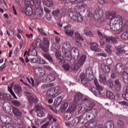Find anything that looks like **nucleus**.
Returning a JSON list of instances; mask_svg holds the SVG:
<instances>
[{"label":"nucleus","instance_id":"nucleus-1","mask_svg":"<svg viewBox=\"0 0 128 128\" xmlns=\"http://www.w3.org/2000/svg\"><path fill=\"white\" fill-rule=\"evenodd\" d=\"M90 72H92V70L90 69L87 68L86 70V74L82 73L80 74L81 82L82 84L86 88L88 86V84H90L88 82H90V80H92V79L88 77L90 74Z\"/></svg>","mask_w":128,"mask_h":128},{"label":"nucleus","instance_id":"nucleus-2","mask_svg":"<svg viewBox=\"0 0 128 128\" xmlns=\"http://www.w3.org/2000/svg\"><path fill=\"white\" fill-rule=\"evenodd\" d=\"M83 4L79 5L78 4H76L74 9L70 12H69V16L73 20H76L78 18V15L80 12H82Z\"/></svg>","mask_w":128,"mask_h":128},{"label":"nucleus","instance_id":"nucleus-3","mask_svg":"<svg viewBox=\"0 0 128 128\" xmlns=\"http://www.w3.org/2000/svg\"><path fill=\"white\" fill-rule=\"evenodd\" d=\"M116 14V12H108V14L106 15L107 18H110V26L113 32H116V30H118L119 28L116 26V24H114V20H116L114 16Z\"/></svg>","mask_w":128,"mask_h":128},{"label":"nucleus","instance_id":"nucleus-4","mask_svg":"<svg viewBox=\"0 0 128 128\" xmlns=\"http://www.w3.org/2000/svg\"><path fill=\"white\" fill-rule=\"evenodd\" d=\"M86 56L82 55L78 62H74L71 66L70 68L72 70H78L82 66L84 65V62H86Z\"/></svg>","mask_w":128,"mask_h":128},{"label":"nucleus","instance_id":"nucleus-5","mask_svg":"<svg viewBox=\"0 0 128 128\" xmlns=\"http://www.w3.org/2000/svg\"><path fill=\"white\" fill-rule=\"evenodd\" d=\"M94 84L95 86H96V88H92L91 90L92 92L96 96H102L100 92L104 90V88L100 84L98 81V79L96 78H94Z\"/></svg>","mask_w":128,"mask_h":128},{"label":"nucleus","instance_id":"nucleus-6","mask_svg":"<svg viewBox=\"0 0 128 128\" xmlns=\"http://www.w3.org/2000/svg\"><path fill=\"white\" fill-rule=\"evenodd\" d=\"M86 114H87L86 118L87 120H94L96 118V116H98V110L96 108H93L92 110H87L86 111Z\"/></svg>","mask_w":128,"mask_h":128},{"label":"nucleus","instance_id":"nucleus-7","mask_svg":"<svg viewBox=\"0 0 128 128\" xmlns=\"http://www.w3.org/2000/svg\"><path fill=\"white\" fill-rule=\"evenodd\" d=\"M40 0H24V4L25 6H40Z\"/></svg>","mask_w":128,"mask_h":128},{"label":"nucleus","instance_id":"nucleus-8","mask_svg":"<svg viewBox=\"0 0 128 128\" xmlns=\"http://www.w3.org/2000/svg\"><path fill=\"white\" fill-rule=\"evenodd\" d=\"M36 112L39 118H42L46 116V109L42 106H37L36 107Z\"/></svg>","mask_w":128,"mask_h":128},{"label":"nucleus","instance_id":"nucleus-9","mask_svg":"<svg viewBox=\"0 0 128 128\" xmlns=\"http://www.w3.org/2000/svg\"><path fill=\"white\" fill-rule=\"evenodd\" d=\"M70 50H72V46L70 42H66L63 44L62 46V52L64 54H66L68 52H70Z\"/></svg>","mask_w":128,"mask_h":128},{"label":"nucleus","instance_id":"nucleus-10","mask_svg":"<svg viewBox=\"0 0 128 128\" xmlns=\"http://www.w3.org/2000/svg\"><path fill=\"white\" fill-rule=\"evenodd\" d=\"M70 50H72V46L70 42H66L63 44L62 46V52L64 54H66L68 52H70Z\"/></svg>","mask_w":128,"mask_h":128},{"label":"nucleus","instance_id":"nucleus-11","mask_svg":"<svg viewBox=\"0 0 128 128\" xmlns=\"http://www.w3.org/2000/svg\"><path fill=\"white\" fill-rule=\"evenodd\" d=\"M104 16V12L100 8H97L94 12V20H98L100 18V17Z\"/></svg>","mask_w":128,"mask_h":128},{"label":"nucleus","instance_id":"nucleus-12","mask_svg":"<svg viewBox=\"0 0 128 128\" xmlns=\"http://www.w3.org/2000/svg\"><path fill=\"white\" fill-rule=\"evenodd\" d=\"M116 72L119 74H123L124 72H126L124 70V66L122 64V63H118L116 66Z\"/></svg>","mask_w":128,"mask_h":128},{"label":"nucleus","instance_id":"nucleus-13","mask_svg":"<svg viewBox=\"0 0 128 128\" xmlns=\"http://www.w3.org/2000/svg\"><path fill=\"white\" fill-rule=\"evenodd\" d=\"M43 51L45 52H48V46H50V38H43Z\"/></svg>","mask_w":128,"mask_h":128},{"label":"nucleus","instance_id":"nucleus-14","mask_svg":"<svg viewBox=\"0 0 128 128\" xmlns=\"http://www.w3.org/2000/svg\"><path fill=\"white\" fill-rule=\"evenodd\" d=\"M34 73L37 78H42L46 74V71L41 68L38 67L36 68Z\"/></svg>","mask_w":128,"mask_h":128},{"label":"nucleus","instance_id":"nucleus-15","mask_svg":"<svg viewBox=\"0 0 128 128\" xmlns=\"http://www.w3.org/2000/svg\"><path fill=\"white\" fill-rule=\"evenodd\" d=\"M64 30L65 34L68 36H72L74 34V31L72 30V25H67L64 27Z\"/></svg>","mask_w":128,"mask_h":128},{"label":"nucleus","instance_id":"nucleus-16","mask_svg":"<svg viewBox=\"0 0 128 128\" xmlns=\"http://www.w3.org/2000/svg\"><path fill=\"white\" fill-rule=\"evenodd\" d=\"M120 16H118L115 15L114 16V24H116V26H117V28H119L118 30L120 28H122L123 22L122 20H120Z\"/></svg>","mask_w":128,"mask_h":128},{"label":"nucleus","instance_id":"nucleus-17","mask_svg":"<svg viewBox=\"0 0 128 128\" xmlns=\"http://www.w3.org/2000/svg\"><path fill=\"white\" fill-rule=\"evenodd\" d=\"M106 42H110V44H116L118 42L116 38L113 36H104V40Z\"/></svg>","mask_w":128,"mask_h":128},{"label":"nucleus","instance_id":"nucleus-18","mask_svg":"<svg viewBox=\"0 0 128 128\" xmlns=\"http://www.w3.org/2000/svg\"><path fill=\"white\" fill-rule=\"evenodd\" d=\"M46 98H54L57 95H56L54 93V88H50L46 91Z\"/></svg>","mask_w":128,"mask_h":128},{"label":"nucleus","instance_id":"nucleus-19","mask_svg":"<svg viewBox=\"0 0 128 128\" xmlns=\"http://www.w3.org/2000/svg\"><path fill=\"white\" fill-rule=\"evenodd\" d=\"M28 52L27 50H26L24 54V58H25L24 60V58H22V57L19 58V60L21 62H22V64H24V66H26V64L30 62V60H28Z\"/></svg>","mask_w":128,"mask_h":128},{"label":"nucleus","instance_id":"nucleus-20","mask_svg":"<svg viewBox=\"0 0 128 128\" xmlns=\"http://www.w3.org/2000/svg\"><path fill=\"white\" fill-rule=\"evenodd\" d=\"M114 128V123H112V122H106L104 126L100 124L96 127V128Z\"/></svg>","mask_w":128,"mask_h":128},{"label":"nucleus","instance_id":"nucleus-21","mask_svg":"<svg viewBox=\"0 0 128 128\" xmlns=\"http://www.w3.org/2000/svg\"><path fill=\"white\" fill-rule=\"evenodd\" d=\"M70 50V54L71 56H76V58H80V51H78V50L77 48L72 47Z\"/></svg>","mask_w":128,"mask_h":128},{"label":"nucleus","instance_id":"nucleus-22","mask_svg":"<svg viewBox=\"0 0 128 128\" xmlns=\"http://www.w3.org/2000/svg\"><path fill=\"white\" fill-rule=\"evenodd\" d=\"M32 62L38 64H46V61L40 57L32 59Z\"/></svg>","mask_w":128,"mask_h":128},{"label":"nucleus","instance_id":"nucleus-23","mask_svg":"<svg viewBox=\"0 0 128 128\" xmlns=\"http://www.w3.org/2000/svg\"><path fill=\"white\" fill-rule=\"evenodd\" d=\"M101 68L103 74H110V67L108 65H102Z\"/></svg>","mask_w":128,"mask_h":128},{"label":"nucleus","instance_id":"nucleus-24","mask_svg":"<svg viewBox=\"0 0 128 128\" xmlns=\"http://www.w3.org/2000/svg\"><path fill=\"white\" fill-rule=\"evenodd\" d=\"M40 77H38V78H36V82L34 84V78H32V77L30 78V80L32 82V86H38V84H40Z\"/></svg>","mask_w":128,"mask_h":128},{"label":"nucleus","instance_id":"nucleus-25","mask_svg":"<svg viewBox=\"0 0 128 128\" xmlns=\"http://www.w3.org/2000/svg\"><path fill=\"white\" fill-rule=\"evenodd\" d=\"M114 84L115 90H116L117 92L122 90V84H120L118 80L117 79L114 81Z\"/></svg>","mask_w":128,"mask_h":128},{"label":"nucleus","instance_id":"nucleus-26","mask_svg":"<svg viewBox=\"0 0 128 128\" xmlns=\"http://www.w3.org/2000/svg\"><path fill=\"white\" fill-rule=\"evenodd\" d=\"M72 116V112L68 109L66 112L64 113V118H66V120H69Z\"/></svg>","mask_w":128,"mask_h":128},{"label":"nucleus","instance_id":"nucleus-27","mask_svg":"<svg viewBox=\"0 0 128 128\" xmlns=\"http://www.w3.org/2000/svg\"><path fill=\"white\" fill-rule=\"evenodd\" d=\"M99 80L101 84H102L104 86H106V84H108L106 77L102 75V74H100L99 75Z\"/></svg>","mask_w":128,"mask_h":128},{"label":"nucleus","instance_id":"nucleus-28","mask_svg":"<svg viewBox=\"0 0 128 128\" xmlns=\"http://www.w3.org/2000/svg\"><path fill=\"white\" fill-rule=\"evenodd\" d=\"M82 96H83V95L82 93L80 92L77 94L74 98V102L76 104V102H78L80 100H82Z\"/></svg>","mask_w":128,"mask_h":128},{"label":"nucleus","instance_id":"nucleus-29","mask_svg":"<svg viewBox=\"0 0 128 128\" xmlns=\"http://www.w3.org/2000/svg\"><path fill=\"white\" fill-rule=\"evenodd\" d=\"M52 14L56 16H62L64 12H62V10H56L52 12Z\"/></svg>","mask_w":128,"mask_h":128},{"label":"nucleus","instance_id":"nucleus-30","mask_svg":"<svg viewBox=\"0 0 128 128\" xmlns=\"http://www.w3.org/2000/svg\"><path fill=\"white\" fill-rule=\"evenodd\" d=\"M14 90L15 92L18 94H20L22 92V86L20 85L16 84L14 86Z\"/></svg>","mask_w":128,"mask_h":128},{"label":"nucleus","instance_id":"nucleus-31","mask_svg":"<svg viewBox=\"0 0 128 128\" xmlns=\"http://www.w3.org/2000/svg\"><path fill=\"white\" fill-rule=\"evenodd\" d=\"M96 34L100 40H104V36H106L104 35V33H102V30L98 29L96 30Z\"/></svg>","mask_w":128,"mask_h":128},{"label":"nucleus","instance_id":"nucleus-32","mask_svg":"<svg viewBox=\"0 0 128 128\" xmlns=\"http://www.w3.org/2000/svg\"><path fill=\"white\" fill-rule=\"evenodd\" d=\"M124 52H126L124 50H122L120 48H116V54L117 56H118L120 58L124 57Z\"/></svg>","mask_w":128,"mask_h":128},{"label":"nucleus","instance_id":"nucleus-33","mask_svg":"<svg viewBox=\"0 0 128 128\" xmlns=\"http://www.w3.org/2000/svg\"><path fill=\"white\" fill-rule=\"evenodd\" d=\"M56 80V76L54 74H49L48 75L46 78V82H54Z\"/></svg>","mask_w":128,"mask_h":128},{"label":"nucleus","instance_id":"nucleus-34","mask_svg":"<svg viewBox=\"0 0 128 128\" xmlns=\"http://www.w3.org/2000/svg\"><path fill=\"white\" fill-rule=\"evenodd\" d=\"M12 112L14 116H22V112H20V110H18V109L16 108H13Z\"/></svg>","mask_w":128,"mask_h":128},{"label":"nucleus","instance_id":"nucleus-35","mask_svg":"<svg viewBox=\"0 0 128 128\" xmlns=\"http://www.w3.org/2000/svg\"><path fill=\"white\" fill-rule=\"evenodd\" d=\"M25 14L26 16H32V6H27L25 9Z\"/></svg>","mask_w":128,"mask_h":128},{"label":"nucleus","instance_id":"nucleus-36","mask_svg":"<svg viewBox=\"0 0 128 128\" xmlns=\"http://www.w3.org/2000/svg\"><path fill=\"white\" fill-rule=\"evenodd\" d=\"M35 44L37 48H41L43 50L44 46L42 44V40L40 38H36Z\"/></svg>","mask_w":128,"mask_h":128},{"label":"nucleus","instance_id":"nucleus-37","mask_svg":"<svg viewBox=\"0 0 128 128\" xmlns=\"http://www.w3.org/2000/svg\"><path fill=\"white\" fill-rule=\"evenodd\" d=\"M43 2L48 8H50V6H54V1L52 0H44Z\"/></svg>","mask_w":128,"mask_h":128},{"label":"nucleus","instance_id":"nucleus-38","mask_svg":"<svg viewBox=\"0 0 128 128\" xmlns=\"http://www.w3.org/2000/svg\"><path fill=\"white\" fill-rule=\"evenodd\" d=\"M74 40H84V38H82V36L80 34V33L78 32H75L74 36H72Z\"/></svg>","mask_w":128,"mask_h":128},{"label":"nucleus","instance_id":"nucleus-39","mask_svg":"<svg viewBox=\"0 0 128 128\" xmlns=\"http://www.w3.org/2000/svg\"><path fill=\"white\" fill-rule=\"evenodd\" d=\"M74 122H75L76 124H84V119L80 118V116L74 118Z\"/></svg>","mask_w":128,"mask_h":128},{"label":"nucleus","instance_id":"nucleus-40","mask_svg":"<svg viewBox=\"0 0 128 128\" xmlns=\"http://www.w3.org/2000/svg\"><path fill=\"white\" fill-rule=\"evenodd\" d=\"M84 34L86 36H88L89 38H92L94 36V33L90 30H84Z\"/></svg>","mask_w":128,"mask_h":128},{"label":"nucleus","instance_id":"nucleus-41","mask_svg":"<svg viewBox=\"0 0 128 128\" xmlns=\"http://www.w3.org/2000/svg\"><path fill=\"white\" fill-rule=\"evenodd\" d=\"M90 50L93 52H96V49L97 48H98V44L96 42H91L90 43Z\"/></svg>","mask_w":128,"mask_h":128},{"label":"nucleus","instance_id":"nucleus-42","mask_svg":"<svg viewBox=\"0 0 128 128\" xmlns=\"http://www.w3.org/2000/svg\"><path fill=\"white\" fill-rule=\"evenodd\" d=\"M0 98H1L2 100H10V94L2 93L0 95Z\"/></svg>","mask_w":128,"mask_h":128},{"label":"nucleus","instance_id":"nucleus-43","mask_svg":"<svg viewBox=\"0 0 128 128\" xmlns=\"http://www.w3.org/2000/svg\"><path fill=\"white\" fill-rule=\"evenodd\" d=\"M106 96L109 100H114L116 96L114 95V93L110 90H107L106 92Z\"/></svg>","mask_w":128,"mask_h":128},{"label":"nucleus","instance_id":"nucleus-44","mask_svg":"<svg viewBox=\"0 0 128 128\" xmlns=\"http://www.w3.org/2000/svg\"><path fill=\"white\" fill-rule=\"evenodd\" d=\"M68 104L66 102H62V105L60 106V110L61 112H64V110H66V108H68Z\"/></svg>","mask_w":128,"mask_h":128},{"label":"nucleus","instance_id":"nucleus-45","mask_svg":"<svg viewBox=\"0 0 128 128\" xmlns=\"http://www.w3.org/2000/svg\"><path fill=\"white\" fill-rule=\"evenodd\" d=\"M122 78L124 82L126 84H128V73L126 72L122 74Z\"/></svg>","mask_w":128,"mask_h":128},{"label":"nucleus","instance_id":"nucleus-46","mask_svg":"<svg viewBox=\"0 0 128 128\" xmlns=\"http://www.w3.org/2000/svg\"><path fill=\"white\" fill-rule=\"evenodd\" d=\"M20 76L22 78V79H20V82H22V84H24V86H28L30 88V85L26 83V81L25 80L26 76H24L22 75V74H20Z\"/></svg>","mask_w":128,"mask_h":128},{"label":"nucleus","instance_id":"nucleus-47","mask_svg":"<svg viewBox=\"0 0 128 128\" xmlns=\"http://www.w3.org/2000/svg\"><path fill=\"white\" fill-rule=\"evenodd\" d=\"M98 120H92L88 124L89 128H94L96 126Z\"/></svg>","mask_w":128,"mask_h":128},{"label":"nucleus","instance_id":"nucleus-48","mask_svg":"<svg viewBox=\"0 0 128 128\" xmlns=\"http://www.w3.org/2000/svg\"><path fill=\"white\" fill-rule=\"evenodd\" d=\"M30 104H36L38 102L36 98H34L32 96H28V97Z\"/></svg>","mask_w":128,"mask_h":128},{"label":"nucleus","instance_id":"nucleus-49","mask_svg":"<svg viewBox=\"0 0 128 128\" xmlns=\"http://www.w3.org/2000/svg\"><path fill=\"white\" fill-rule=\"evenodd\" d=\"M56 56L58 58L59 62H62V57L61 55V52L60 51H56Z\"/></svg>","mask_w":128,"mask_h":128},{"label":"nucleus","instance_id":"nucleus-50","mask_svg":"<svg viewBox=\"0 0 128 128\" xmlns=\"http://www.w3.org/2000/svg\"><path fill=\"white\" fill-rule=\"evenodd\" d=\"M28 52L30 54V56H38V52H36V49L34 48L29 50Z\"/></svg>","mask_w":128,"mask_h":128},{"label":"nucleus","instance_id":"nucleus-51","mask_svg":"<svg viewBox=\"0 0 128 128\" xmlns=\"http://www.w3.org/2000/svg\"><path fill=\"white\" fill-rule=\"evenodd\" d=\"M43 56L48 60L50 62H52V58L48 54H43Z\"/></svg>","mask_w":128,"mask_h":128},{"label":"nucleus","instance_id":"nucleus-52","mask_svg":"<svg viewBox=\"0 0 128 128\" xmlns=\"http://www.w3.org/2000/svg\"><path fill=\"white\" fill-rule=\"evenodd\" d=\"M62 96H58L56 98L54 102L56 104H60V102H62Z\"/></svg>","mask_w":128,"mask_h":128},{"label":"nucleus","instance_id":"nucleus-53","mask_svg":"<svg viewBox=\"0 0 128 128\" xmlns=\"http://www.w3.org/2000/svg\"><path fill=\"white\" fill-rule=\"evenodd\" d=\"M64 55L66 60H68V62H70V60H72V54H70V52H69L66 54H64Z\"/></svg>","mask_w":128,"mask_h":128},{"label":"nucleus","instance_id":"nucleus-54","mask_svg":"<svg viewBox=\"0 0 128 128\" xmlns=\"http://www.w3.org/2000/svg\"><path fill=\"white\" fill-rule=\"evenodd\" d=\"M117 125L120 128H124V121L122 120H118L117 122Z\"/></svg>","mask_w":128,"mask_h":128},{"label":"nucleus","instance_id":"nucleus-55","mask_svg":"<svg viewBox=\"0 0 128 128\" xmlns=\"http://www.w3.org/2000/svg\"><path fill=\"white\" fill-rule=\"evenodd\" d=\"M54 86V83H50L48 84H44L42 86V88L44 90H46V88H50V86Z\"/></svg>","mask_w":128,"mask_h":128},{"label":"nucleus","instance_id":"nucleus-56","mask_svg":"<svg viewBox=\"0 0 128 128\" xmlns=\"http://www.w3.org/2000/svg\"><path fill=\"white\" fill-rule=\"evenodd\" d=\"M86 116H88V114H86V112L85 111L83 114H82L80 116H79L80 118H82L83 120V124L84 120H88Z\"/></svg>","mask_w":128,"mask_h":128},{"label":"nucleus","instance_id":"nucleus-57","mask_svg":"<svg viewBox=\"0 0 128 128\" xmlns=\"http://www.w3.org/2000/svg\"><path fill=\"white\" fill-rule=\"evenodd\" d=\"M76 20L78 22H80L84 20V18L82 16V14L80 13H78L77 18H76Z\"/></svg>","mask_w":128,"mask_h":128},{"label":"nucleus","instance_id":"nucleus-58","mask_svg":"<svg viewBox=\"0 0 128 128\" xmlns=\"http://www.w3.org/2000/svg\"><path fill=\"white\" fill-rule=\"evenodd\" d=\"M8 116H0V120L4 124L6 122H8Z\"/></svg>","mask_w":128,"mask_h":128},{"label":"nucleus","instance_id":"nucleus-59","mask_svg":"<svg viewBox=\"0 0 128 128\" xmlns=\"http://www.w3.org/2000/svg\"><path fill=\"white\" fill-rule=\"evenodd\" d=\"M12 104L16 106H20V102L18 100H14L12 101Z\"/></svg>","mask_w":128,"mask_h":128},{"label":"nucleus","instance_id":"nucleus-60","mask_svg":"<svg viewBox=\"0 0 128 128\" xmlns=\"http://www.w3.org/2000/svg\"><path fill=\"white\" fill-rule=\"evenodd\" d=\"M53 89L56 96V94H58V92H60V88L58 86H56L54 88H53Z\"/></svg>","mask_w":128,"mask_h":128},{"label":"nucleus","instance_id":"nucleus-61","mask_svg":"<svg viewBox=\"0 0 128 128\" xmlns=\"http://www.w3.org/2000/svg\"><path fill=\"white\" fill-rule=\"evenodd\" d=\"M37 30L42 36H46L48 34L42 29L40 28H38Z\"/></svg>","mask_w":128,"mask_h":128},{"label":"nucleus","instance_id":"nucleus-62","mask_svg":"<svg viewBox=\"0 0 128 128\" xmlns=\"http://www.w3.org/2000/svg\"><path fill=\"white\" fill-rule=\"evenodd\" d=\"M62 68L65 70H69L70 68V66L68 64H65L62 66Z\"/></svg>","mask_w":128,"mask_h":128},{"label":"nucleus","instance_id":"nucleus-63","mask_svg":"<svg viewBox=\"0 0 128 128\" xmlns=\"http://www.w3.org/2000/svg\"><path fill=\"white\" fill-rule=\"evenodd\" d=\"M50 126V122H48L46 123L43 124L41 126L40 128H48Z\"/></svg>","mask_w":128,"mask_h":128},{"label":"nucleus","instance_id":"nucleus-64","mask_svg":"<svg viewBox=\"0 0 128 128\" xmlns=\"http://www.w3.org/2000/svg\"><path fill=\"white\" fill-rule=\"evenodd\" d=\"M122 96L126 100H128V93H124L122 94Z\"/></svg>","mask_w":128,"mask_h":128}]
</instances>
